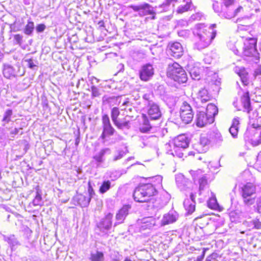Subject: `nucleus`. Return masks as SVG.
Segmentation results:
<instances>
[{
	"label": "nucleus",
	"mask_w": 261,
	"mask_h": 261,
	"mask_svg": "<svg viewBox=\"0 0 261 261\" xmlns=\"http://www.w3.org/2000/svg\"><path fill=\"white\" fill-rule=\"evenodd\" d=\"M215 27V24L210 27L203 23L195 25L193 30L195 48L200 50L207 47L211 44L216 37V31L214 29Z\"/></svg>",
	"instance_id": "f257e3e1"
},
{
	"label": "nucleus",
	"mask_w": 261,
	"mask_h": 261,
	"mask_svg": "<svg viewBox=\"0 0 261 261\" xmlns=\"http://www.w3.org/2000/svg\"><path fill=\"white\" fill-rule=\"evenodd\" d=\"M222 4L220 5L218 2H215L213 8L219 16L226 19L234 17L243 9L241 6L237 7L234 0H222Z\"/></svg>",
	"instance_id": "f03ea898"
},
{
	"label": "nucleus",
	"mask_w": 261,
	"mask_h": 261,
	"mask_svg": "<svg viewBox=\"0 0 261 261\" xmlns=\"http://www.w3.org/2000/svg\"><path fill=\"white\" fill-rule=\"evenodd\" d=\"M156 191L151 184H143L136 188L133 196L135 200L139 202H144L149 198L155 194Z\"/></svg>",
	"instance_id": "7ed1b4c3"
},
{
	"label": "nucleus",
	"mask_w": 261,
	"mask_h": 261,
	"mask_svg": "<svg viewBox=\"0 0 261 261\" xmlns=\"http://www.w3.org/2000/svg\"><path fill=\"white\" fill-rule=\"evenodd\" d=\"M167 75L169 77L179 83H185L188 79L186 72L176 62H174L172 64H169Z\"/></svg>",
	"instance_id": "20e7f679"
},
{
	"label": "nucleus",
	"mask_w": 261,
	"mask_h": 261,
	"mask_svg": "<svg viewBox=\"0 0 261 261\" xmlns=\"http://www.w3.org/2000/svg\"><path fill=\"white\" fill-rule=\"evenodd\" d=\"M255 192L256 187L252 183L247 182L242 186L240 193L245 204L249 205L254 203Z\"/></svg>",
	"instance_id": "39448f33"
},
{
	"label": "nucleus",
	"mask_w": 261,
	"mask_h": 261,
	"mask_svg": "<svg viewBox=\"0 0 261 261\" xmlns=\"http://www.w3.org/2000/svg\"><path fill=\"white\" fill-rule=\"evenodd\" d=\"M174 151H171L170 154L173 156H176L178 158H182L184 153L181 149H184L189 146V140L185 135L178 136L173 140Z\"/></svg>",
	"instance_id": "423d86ee"
},
{
	"label": "nucleus",
	"mask_w": 261,
	"mask_h": 261,
	"mask_svg": "<svg viewBox=\"0 0 261 261\" xmlns=\"http://www.w3.org/2000/svg\"><path fill=\"white\" fill-rule=\"evenodd\" d=\"M244 138L245 141H249L250 140L254 142L252 143L254 145L259 144L261 143V127L247 128L244 133Z\"/></svg>",
	"instance_id": "0eeeda50"
},
{
	"label": "nucleus",
	"mask_w": 261,
	"mask_h": 261,
	"mask_svg": "<svg viewBox=\"0 0 261 261\" xmlns=\"http://www.w3.org/2000/svg\"><path fill=\"white\" fill-rule=\"evenodd\" d=\"M180 116L185 124L190 123L193 118L194 114L191 106L186 101L182 103L180 109Z\"/></svg>",
	"instance_id": "6e6552de"
},
{
	"label": "nucleus",
	"mask_w": 261,
	"mask_h": 261,
	"mask_svg": "<svg viewBox=\"0 0 261 261\" xmlns=\"http://www.w3.org/2000/svg\"><path fill=\"white\" fill-rule=\"evenodd\" d=\"M129 7L134 11L138 12L139 15L140 16H144L149 14L153 15L151 18L152 19H154L155 18V12L153 10V8L148 4L144 3L138 6L130 5Z\"/></svg>",
	"instance_id": "1a4fd4ad"
},
{
	"label": "nucleus",
	"mask_w": 261,
	"mask_h": 261,
	"mask_svg": "<svg viewBox=\"0 0 261 261\" xmlns=\"http://www.w3.org/2000/svg\"><path fill=\"white\" fill-rule=\"evenodd\" d=\"M193 179L195 182L198 181L199 184V192L200 195L202 191H203L207 185V178L205 174H203L201 170L192 171L191 173Z\"/></svg>",
	"instance_id": "9d476101"
},
{
	"label": "nucleus",
	"mask_w": 261,
	"mask_h": 261,
	"mask_svg": "<svg viewBox=\"0 0 261 261\" xmlns=\"http://www.w3.org/2000/svg\"><path fill=\"white\" fill-rule=\"evenodd\" d=\"M102 124L103 127V132L101 135L100 138L105 142V138L107 136H112L114 134L115 129L112 126L110 118L107 114H105L102 117Z\"/></svg>",
	"instance_id": "9b49d317"
},
{
	"label": "nucleus",
	"mask_w": 261,
	"mask_h": 261,
	"mask_svg": "<svg viewBox=\"0 0 261 261\" xmlns=\"http://www.w3.org/2000/svg\"><path fill=\"white\" fill-rule=\"evenodd\" d=\"M113 217V215L109 213L97 224V226L101 232L106 234L111 229Z\"/></svg>",
	"instance_id": "f8f14e48"
},
{
	"label": "nucleus",
	"mask_w": 261,
	"mask_h": 261,
	"mask_svg": "<svg viewBox=\"0 0 261 261\" xmlns=\"http://www.w3.org/2000/svg\"><path fill=\"white\" fill-rule=\"evenodd\" d=\"M148 107L147 117L151 121L160 120L162 117V113L159 106L154 102H150Z\"/></svg>",
	"instance_id": "ddd939ff"
},
{
	"label": "nucleus",
	"mask_w": 261,
	"mask_h": 261,
	"mask_svg": "<svg viewBox=\"0 0 261 261\" xmlns=\"http://www.w3.org/2000/svg\"><path fill=\"white\" fill-rule=\"evenodd\" d=\"M154 74V69L151 64L143 65L139 71V76L143 81H149Z\"/></svg>",
	"instance_id": "4468645a"
},
{
	"label": "nucleus",
	"mask_w": 261,
	"mask_h": 261,
	"mask_svg": "<svg viewBox=\"0 0 261 261\" xmlns=\"http://www.w3.org/2000/svg\"><path fill=\"white\" fill-rule=\"evenodd\" d=\"M214 121V119L210 117L204 112H199L196 115V124L198 127H202Z\"/></svg>",
	"instance_id": "2eb2a0df"
},
{
	"label": "nucleus",
	"mask_w": 261,
	"mask_h": 261,
	"mask_svg": "<svg viewBox=\"0 0 261 261\" xmlns=\"http://www.w3.org/2000/svg\"><path fill=\"white\" fill-rule=\"evenodd\" d=\"M168 54L176 58H179L183 54V48L181 44L175 42L169 45Z\"/></svg>",
	"instance_id": "dca6fc26"
},
{
	"label": "nucleus",
	"mask_w": 261,
	"mask_h": 261,
	"mask_svg": "<svg viewBox=\"0 0 261 261\" xmlns=\"http://www.w3.org/2000/svg\"><path fill=\"white\" fill-rule=\"evenodd\" d=\"M130 208V206L129 205H125L119 210L116 215V222L114 224V227L123 222L126 217L128 214V211Z\"/></svg>",
	"instance_id": "f3484780"
},
{
	"label": "nucleus",
	"mask_w": 261,
	"mask_h": 261,
	"mask_svg": "<svg viewBox=\"0 0 261 261\" xmlns=\"http://www.w3.org/2000/svg\"><path fill=\"white\" fill-rule=\"evenodd\" d=\"M142 117V123L139 128L140 132L143 133L150 132L155 126V124L153 123V121H151L145 115H143Z\"/></svg>",
	"instance_id": "a211bd4d"
},
{
	"label": "nucleus",
	"mask_w": 261,
	"mask_h": 261,
	"mask_svg": "<svg viewBox=\"0 0 261 261\" xmlns=\"http://www.w3.org/2000/svg\"><path fill=\"white\" fill-rule=\"evenodd\" d=\"M178 214L175 211H170L165 214L161 221L162 225H166L175 222L178 219Z\"/></svg>",
	"instance_id": "6ab92c4d"
},
{
	"label": "nucleus",
	"mask_w": 261,
	"mask_h": 261,
	"mask_svg": "<svg viewBox=\"0 0 261 261\" xmlns=\"http://www.w3.org/2000/svg\"><path fill=\"white\" fill-rule=\"evenodd\" d=\"M256 51L255 42L251 40L250 42H247L244 43V54L246 56H253Z\"/></svg>",
	"instance_id": "aec40b11"
},
{
	"label": "nucleus",
	"mask_w": 261,
	"mask_h": 261,
	"mask_svg": "<svg viewBox=\"0 0 261 261\" xmlns=\"http://www.w3.org/2000/svg\"><path fill=\"white\" fill-rule=\"evenodd\" d=\"M195 196L194 194H190V198L186 199L184 201V206L185 210L189 214L194 212L195 209V201L194 200Z\"/></svg>",
	"instance_id": "412c9836"
},
{
	"label": "nucleus",
	"mask_w": 261,
	"mask_h": 261,
	"mask_svg": "<svg viewBox=\"0 0 261 261\" xmlns=\"http://www.w3.org/2000/svg\"><path fill=\"white\" fill-rule=\"evenodd\" d=\"M3 72L4 76L7 79H10L18 75L13 67L8 64L3 65Z\"/></svg>",
	"instance_id": "4be33fe9"
},
{
	"label": "nucleus",
	"mask_w": 261,
	"mask_h": 261,
	"mask_svg": "<svg viewBox=\"0 0 261 261\" xmlns=\"http://www.w3.org/2000/svg\"><path fill=\"white\" fill-rule=\"evenodd\" d=\"M241 102L244 109V111L249 113L251 110V106L250 104V98L249 93L248 91L244 93L241 96Z\"/></svg>",
	"instance_id": "5701e85b"
},
{
	"label": "nucleus",
	"mask_w": 261,
	"mask_h": 261,
	"mask_svg": "<svg viewBox=\"0 0 261 261\" xmlns=\"http://www.w3.org/2000/svg\"><path fill=\"white\" fill-rule=\"evenodd\" d=\"M211 97V95L205 88H201L197 93L196 98L202 103L210 100Z\"/></svg>",
	"instance_id": "b1692460"
},
{
	"label": "nucleus",
	"mask_w": 261,
	"mask_h": 261,
	"mask_svg": "<svg viewBox=\"0 0 261 261\" xmlns=\"http://www.w3.org/2000/svg\"><path fill=\"white\" fill-rule=\"evenodd\" d=\"M155 219L152 217L144 218L142 220L141 228L144 230L150 229L155 225Z\"/></svg>",
	"instance_id": "393cba45"
},
{
	"label": "nucleus",
	"mask_w": 261,
	"mask_h": 261,
	"mask_svg": "<svg viewBox=\"0 0 261 261\" xmlns=\"http://www.w3.org/2000/svg\"><path fill=\"white\" fill-rule=\"evenodd\" d=\"M240 124V118H234L232 121L231 126L229 129V133L233 138H237L239 132V125Z\"/></svg>",
	"instance_id": "a878e982"
},
{
	"label": "nucleus",
	"mask_w": 261,
	"mask_h": 261,
	"mask_svg": "<svg viewBox=\"0 0 261 261\" xmlns=\"http://www.w3.org/2000/svg\"><path fill=\"white\" fill-rule=\"evenodd\" d=\"M210 143V141L205 137H201L199 140L198 147L197 148L199 152H205L207 149V146Z\"/></svg>",
	"instance_id": "bb28decb"
},
{
	"label": "nucleus",
	"mask_w": 261,
	"mask_h": 261,
	"mask_svg": "<svg viewBox=\"0 0 261 261\" xmlns=\"http://www.w3.org/2000/svg\"><path fill=\"white\" fill-rule=\"evenodd\" d=\"M218 113V109L215 105L212 103L207 105L205 113L208 115V116L212 117L214 119L215 116L217 115Z\"/></svg>",
	"instance_id": "cd10ccee"
},
{
	"label": "nucleus",
	"mask_w": 261,
	"mask_h": 261,
	"mask_svg": "<svg viewBox=\"0 0 261 261\" xmlns=\"http://www.w3.org/2000/svg\"><path fill=\"white\" fill-rule=\"evenodd\" d=\"M8 243L10 246L12 250H15L21 244L14 235H11L7 239Z\"/></svg>",
	"instance_id": "c85d7f7f"
},
{
	"label": "nucleus",
	"mask_w": 261,
	"mask_h": 261,
	"mask_svg": "<svg viewBox=\"0 0 261 261\" xmlns=\"http://www.w3.org/2000/svg\"><path fill=\"white\" fill-rule=\"evenodd\" d=\"M104 254L99 251L91 252L89 257L90 261H104Z\"/></svg>",
	"instance_id": "c756f323"
},
{
	"label": "nucleus",
	"mask_w": 261,
	"mask_h": 261,
	"mask_svg": "<svg viewBox=\"0 0 261 261\" xmlns=\"http://www.w3.org/2000/svg\"><path fill=\"white\" fill-rule=\"evenodd\" d=\"M41 194V191L39 189L38 187H37L36 194L32 202L34 206H41L43 204V201L42 200Z\"/></svg>",
	"instance_id": "7c9ffc66"
},
{
	"label": "nucleus",
	"mask_w": 261,
	"mask_h": 261,
	"mask_svg": "<svg viewBox=\"0 0 261 261\" xmlns=\"http://www.w3.org/2000/svg\"><path fill=\"white\" fill-rule=\"evenodd\" d=\"M110 149L108 148L102 149L98 153L96 154L93 157V158L97 162V163L99 164L103 162V157L105 154L107 152H110Z\"/></svg>",
	"instance_id": "2f4dec72"
},
{
	"label": "nucleus",
	"mask_w": 261,
	"mask_h": 261,
	"mask_svg": "<svg viewBox=\"0 0 261 261\" xmlns=\"http://www.w3.org/2000/svg\"><path fill=\"white\" fill-rule=\"evenodd\" d=\"M34 30V23L33 21L29 20L25 26L23 32L27 35H32Z\"/></svg>",
	"instance_id": "473e14b6"
},
{
	"label": "nucleus",
	"mask_w": 261,
	"mask_h": 261,
	"mask_svg": "<svg viewBox=\"0 0 261 261\" xmlns=\"http://www.w3.org/2000/svg\"><path fill=\"white\" fill-rule=\"evenodd\" d=\"M111 187V182L110 180H105L100 186L99 191L101 194H104Z\"/></svg>",
	"instance_id": "72a5a7b5"
},
{
	"label": "nucleus",
	"mask_w": 261,
	"mask_h": 261,
	"mask_svg": "<svg viewBox=\"0 0 261 261\" xmlns=\"http://www.w3.org/2000/svg\"><path fill=\"white\" fill-rule=\"evenodd\" d=\"M25 62H27V66L29 68L34 70H37L39 64L37 60L29 59L25 60Z\"/></svg>",
	"instance_id": "f704fd0d"
},
{
	"label": "nucleus",
	"mask_w": 261,
	"mask_h": 261,
	"mask_svg": "<svg viewBox=\"0 0 261 261\" xmlns=\"http://www.w3.org/2000/svg\"><path fill=\"white\" fill-rule=\"evenodd\" d=\"M186 2V4L184 6H180L177 10V12L178 13H182L186 11H187L190 8L191 5V0H184Z\"/></svg>",
	"instance_id": "c9c22d12"
},
{
	"label": "nucleus",
	"mask_w": 261,
	"mask_h": 261,
	"mask_svg": "<svg viewBox=\"0 0 261 261\" xmlns=\"http://www.w3.org/2000/svg\"><path fill=\"white\" fill-rule=\"evenodd\" d=\"M120 114L119 109L117 107L113 108L111 110V116L113 123L118 121L117 118Z\"/></svg>",
	"instance_id": "e433bc0d"
},
{
	"label": "nucleus",
	"mask_w": 261,
	"mask_h": 261,
	"mask_svg": "<svg viewBox=\"0 0 261 261\" xmlns=\"http://www.w3.org/2000/svg\"><path fill=\"white\" fill-rule=\"evenodd\" d=\"M12 115V111L11 110H7L5 112L2 122L4 123V125L6 123H8L11 121V117Z\"/></svg>",
	"instance_id": "4c0bfd02"
},
{
	"label": "nucleus",
	"mask_w": 261,
	"mask_h": 261,
	"mask_svg": "<svg viewBox=\"0 0 261 261\" xmlns=\"http://www.w3.org/2000/svg\"><path fill=\"white\" fill-rule=\"evenodd\" d=\"M91 198L89 197H86L85 196H81L79 198V203L83 207H86L88 206L90 202Z\"/></svg>",
	"instance_id": "58836bf2"
},
{
	"label": "nucleus",
	"mask_w": 261,
	"mask_h": 261,
	"mask_svg": "<svg viewBox=\"0 0 261 261\" xmlns=\"http://www.w3.org/2000/svg\"><path fill=\"white\" fill-rule=\"evenodd\" d=\"M208 207L211 209H216L218 207V204L216 197H212L207 201Z\"/></svg>",
	"instance_id": "ea45409f"
},
{
	"label": "nucleus",
	"mask_w": 261,
	"mask_h": 261,
	"mask_svg": "<svg viewBox=\"0 0 261 261\" xmlns=\"http://www.w3.org/2000/svg\"><path fill=\"white\" fill-rule=\"evenodd\" d=\"M91 91L93 98L99 97L101 94L100 90L95 86L91 87Z\"/></svg>",
	"instance_id": "a19ab883"
},
{
	"label": "nucleus",
	"mask_w": 261,
	"mask_h": 261,
	"mask_svg": "<svg viewBox=\"0 0 261 261\" xmlns=\"http://www.w3.org/2000/svg\"><path fill=\"white\" fill-rule=\"evenodd\" d=\"M244 72L240 75V77L241 78L242 83L244 85H247L249 83V79L248 73L246 71H243Z\"/></svg>",
	"instance_id": "79ce46f5"
},
{
	"label": "nucleus",
	"mask_w": 261,
	"mask_h": 261,
	"mask_svg": "<svg viewBox=\"0 0 261 261\" xmlns=\"http://www.w3.org/2000/svg\"><path fill=\"white\" fill-rule=\"evenodd\" d=\"M129 122L125 121L123 122H120L118 120L114 123V124L119 129H123L124 128H128Z\"/></svg>",
	"instance_id": "37998d69"
},
{
	"label": "nucleus",
	"mask_w": 261,
	"mask_h": 261,
	"mask_svg": "<svg viewBox=\"0 0 261 261\" xmlns=\"http://www.w3.org/2000/svg\"><path fill=\"white\" fill-rule=\"evenodd\" d=\"M88 194H89L88 197H91V198H92L93 197V196L95 195V192L92 187L90 181H89V182H88Z\"/></svg>",
	"instance_id": "c03bdc74"
},
{
	"label": "nucleus",
	"mask_w": 261,
	"mask_h": 261,
	"mask_svg": "<svg viewBox=\"0 0 261 261\" xmlns=\"http://www.w3.org/2000/svg\"><path fill=\"white\" fill-rule=\"evenodd\" d=\"M251 223L253 225V227L255 229H259L261 228V222L258 219H255L252 221Z\"/></svg>",
	"instance_id": "a18cd8bd"
},
{
	"label": "nucleus",
	"mask_w": 261,
	"mask_h": 261,
	"mask_svg": "<svg viewBox=\"0 0 261 261\" xmlns=\"http://www.w3.org/2000/svg\"><path fill=\"white\" fill-rule=\"evenodd\" d=\"M234 71L237 74L239 75V76H240V75H241L242 73L244 72L243 71H246L244 67H240L238 66L234 67Z\"/></svg>",
	"instance_id": "49530a36"
},
{
	"label": "nucleus",
	"mask_w": 261,
	"mask_h": 261,
	"mask_svg": "<svg viewBox=\"0 0 261 261\" xmlns=\"http://www.w3.org/2000/svg\"><path fill=\"white\" fill-rule=\"evenodd\" d=\"M152 96V94H151L150 93H146V94H144V95L143 96V99H145V100L147 101V102H148V106H149V103L150 102H153L151 100Z\"/></svg>",
	"instance_id": "de8ad7c7"
},
{
	"label": "nucleus",
	"mask_w": 261,
	"mask_h": 261,
	"mask_svg": "<svg viewBox=\"0 0 261 261\" xmlns=\"http://www.w3.org/2000/svg\"><path fill=\"white\" fill-rule=\"evenodd\" d=\"M215 142L216 143H220L223 140L221 134L219 133H216L215 134Z\"/></svg>",
	"instance_id": "09e8293b"
},
{
	"label": "nucleus",
	"mask_w": 261,
	"mask_h": 261,
	"mask_svg": "<svg viewBox=\"0 0 261 261\" xmlns=\"http://www.w3.org/2000/svg\"><path fill=\"white\" fill-rule=\"evenodd\" d=\"M45 25L44 24H39L36 27V31L38 33L43 32L45 29Z\"/></svg>",
	"instance_id": "8fccbe9b"
},
{
	"label": "nucleus",
	"mask_w": 261,
	"mask_h": 261,
	"mask_svg": "<svg viewBox=\"0 0 261 261\" xmlns=\"http://www.w3.org/2000/svg\"><path fill=\"white\" fill-rule=\"evenodd\" d=\"M177 0H166L165 2H164V3H163L162 5H161L160 7H163L164 8V9L165 10L166 7L167 6H168L169 5H170V4L172 3V2H176Z\"/></svg>",
	"instance_id": "3c124183"
},
{
	"label": "nucleus",
	"mask_w": 261,
	"mask_h": 261,
	"mask_svg": "<svg viewBox=\"0 0 261 261\" xmlns=\"http://www.w3.org/2000/svg\"><path fill=\"white\" fill-rule=\"evenodd\" d=\"M14 40L19 44H21L22 40V36L19 34H16L14 36Z\"/></svg>",
	"instance_id": "603ef678"
},
{
	"label": "nucleus",
	"mask_w": 261,
	"mask_h": 261,
	"mask_svg": "<svg viewBox=\"0 0 261 261\" xmlns=\"http://www.w3.org/2000/svg\"><path fill=\"white\" fill-rule=\"evenodd\" d=\"M21 129H22L21 128H15L14 129L12 130L10 132V134L11 135V137H14V136L18 134L19 133V132Z\"/></svg>",
	"instance_id": "864d4df0"
},
{
	"label": "nucleus",
	"mask_w": 261,
	"mask_h": 261,
	"mask_svg": "<svg viewBox=\"0 0 261 261\" xmlns=\"http://www.w3.org/2000/svg\"><path fill=\"white\" fill-rule=\"evenodd\" d=\"M256 204L258 213H261V196L257 200Z\"/></svg>",
	"instance_id": "5fc2aeb1"
},
{
	"label": "nucleus",
	"mask_w": 261,
	"mask_h": 261,
	"mask_svg": "<svg viewBox=\"0 0 261 261\" xmlns=\"http://www.w3.org/2000/svg\"><path fill=\"white\" fill-rule=\"evenodd\" d=\"M124 152L123 151H119L118 154L114 156L113 160L116 161L121 159L123 156Z\"/></svg>",
	"instance_id": "6e6d98bb"
},
{
	"label": "nucleus",
	"mask_w": 261,
	"mask_h": 261,
	"mask_svg": "<svg viewBox=\"0 0 261 261\" xmlns=\"http://www.w3.org/2000/svg\"><path fill=\"white\" fill-rule=\"evenodd\" d=\"M215 254H212L206 258L205 261H215Z\"/></svg>",
	"instance_id": "4d7b16f0"
},
{
	"label": "nucleus",
	"mask_w": 261,
	"mask_h": 261,
	"mask_svg": "<svg viewBox=\"0 0 261 261\" xmlns=\"http://www.w3.org/2000/svg\"><path fill=\"white\" fill-rule=\"evenodd\" d=\"M205 251L203 250L201 255L197 256L196 261H202L205 255Z\"/></svg>",
	"instance_id": "13d9d810"
},
{
	"label": "nucleus",
	"mask_w": 261,
	"mask_h": 261,
	"mask_svg": "<svg viewBox=\"0 0 261 261\" xmlns=\"http://www.w3.org/2000/svg\"><path fill=\"white\" fill-rule=\"evenodd\" d=\"M261 74V67H258L255 70V76L259 75Z\"/></svg>",
	"instance_id": "bf43d9fd"
},
{
	"label": "nucleus",
	"mask_w": 261,
	"mask_h": 261,
	"mask_svg": "<svg viewBox=\"0 0 261 261\" xmlns=\"http://www.w3.org/2000/svg\"><path fill=\"white\" fill-rule=\"evenodd\" d=\"M4 139V134L3 132V129L0 127V142Z\"/></svg>",
	"instance_id": "052dcab7"
},
{
	"label": "nucleus",
	"mask_w": 261,
	"mask_h": 261,
	"mask_svg": "<svg viewBox=\"0 0 261 261\" xmlns=\"http://www.w3.org/2000/svg\"><path fill=\"white\" fill-rule=\"evenodd\" d=\"M155 179L158 181V184H160L162 181V177L160 175L155 176Z\"/></svg>",
	"instance_id": "680f3d73"
},
{
	"label": "nucleus",
	"mask_w": 261,
	"mask_h": 261,
	"mask_svg": "<svg viewBox=\"0 0 261 261\" xmlns=\"http://www.w3.org/2000/svg\"><path fill=\"white\" fill-rule=\"evenodd\" d=\"M117 99V98H116L115 97H109L108 99V101L109 103H111L112 101L116 100Z\"/></svg>",
	"instance_id": "e2e57ef3"
},
{
	"label": "nucleus",
	"mask_w": 261,
	"mask_h": 261,
	"mask_svg": "<svg viewBox=\"0 0 261 261\" xmlns=\"http://www.w3.org/2000/svg\"><path fill=\"white\" fill-rule=\"evenodd\" d=\"M98 24L100 27H105V25H104L105 23H104L103 21H102V20L99 21Z\"/></svg>",
	"instance_id": "0e129e2a"
},
{
	"label": "nucleus",
	"mask_w": 261,
	"mask_h": 261,
	"mask_svg": "<svg viewBox=\"0 0 261 261\" xmlns=\"http://www.w3.org/2000/svg\"><path fill=\"white\" fill-rule=\"evenodd\" d=\"M4 57V54L0 50V62L2 61Z\"/></svg>",
	"instance_id": "69168bd1"
},
{
	"label": "nucleus",
	"mask_w": 261,
	"mask_h": 261,
	"mask_svg": "<svg viewBox=\"0 0 261 261\" xmlns=\"http://www.w3.org/2000/svg\"><path fill=\"white\" fill-rule=\"evenodd\" d=\"M198 15H199V14H195V15H192V18L193 19H197V16H198Z\"/></svg>",
	"instance_id": "338daca9"
},
{
	"label": "nucleus",
	"mask_w": 261,
	"mask_h": 261,
	"mask_svg": "<svg viewBox=\"0 0 261 261\" xmlns=\"http://www.w3.org/2000/svg\"><path fill=\"white\" fill-rule=\"evenodd\" d=\"M129 103V102L128 101H124V102L123 103L122 105H123V106H126V105H127V104H128V103Z\"/></svg>",
	"instance_id": "774afa93"
}]
</instances>
